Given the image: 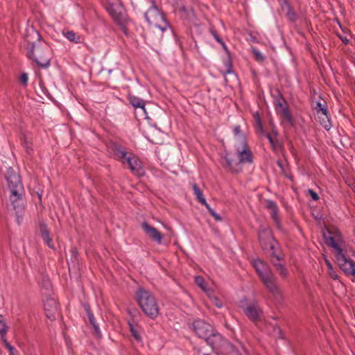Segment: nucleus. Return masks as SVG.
Here are the masks:
<instances>
[{
    "instance_id": "1",
    "label": "nucleus",
    "mask_w": 355,
    "mask_h": 355,
    "mask_svg": "<svg viewBox=\"0 0 355 355\" xmlns=\"http://www.w3.org/2000/svg\"><path fill=\"white\" fill-rule=\"evenodd\" d=\"M25 40L27 42L26 56L41 68L50 65L52 52L50 46L40 39V35L35 29L28 31Z\"/></svg>"
},
{
    "instance_id": "2",
    "label": "nucleus",
    "mask_w": 355,
    "mask_h": 355,
    "mask_svg": "<svg viewBox=\"0 0 355 355\" xmlns=\"http://www.w3.org/2000/svg\"><path fill=\"white\" fill-rule=\"evenodd\" d=\"M193 330L217 353L227 354L234 350V346L220 334L215 332L212 326L204 320H195L193 323Z\"/></svg>"
},
{
    "instance_id": "3",
    "label": "nucleus",
    "mask_w": 355,
    "mask_h": 355,
    "mask_svg": "<svg viewBox=\"0 0 355 355\" xmlns=\"http://www.w3.org/2000/svg\"><path fill=\"white\" fill-rule=\"evenodd\" d=\"M252 266L267 290L275 299L281 300L282 299V291L277 284V277L274 275L270 266L259 259H254L252 261Z\"/></svg>"
},
{
    "instance_id": "4",
    "label": "nucleus",
    "mask_w": 355,
    "mask_h": 355,
    "mask_svg": "<svg viewBox=\"0 0 355 355\" xmlns=\"http://www.w3.org/2000/svg\"><path fill=\"white\" fill-rule=\"evenodd\" d=\"M243 148L237 149L239 156V162H236L234 159L231 153L226 152L224 156L221 157V164L223 166L231 173H240L242 171L241 164H252L253 162V155L250 149L248 146L245 138L243 137Z\"/></svg>"
},
{
    "instance_id": "5",
    "label": "nucleus",
    "mask_w": 355,
    "mask_h": 355,
    "mask_svg": "<svg viewBox=\"0 0 355 355\" xmlns=\"http://www.w3.org/2000/svg\"><path fill=\"white\" fill-rule=\"evenodd\" d=\"M151 5L146 12L144 17L148 24L155 29L160 31L161 33L157 37V42H160L163 37V33L165 31H171V26L167 21L165 15L156 4L155 0L150 1Z\"/></svg>"
},
{
    "instance_id": "6",
    "label": "nucleus",
    "mask_w": 355,
    "mask_h": 355,
    "mask_svg": "<svg viewBox=\"0 0 355 355\" xmlns=\"http://www.w3.org/2000/svg\"><path fill=\"white\" fill-rule=\"evenodd\" d=\"M259 240L263 250L270 254L277 261H281L284 255L281 251L279 243L273 236L270 229L260 230L258 233Z\"/></svg>"
},
{
    "instance_id": "7",
    "label": "nucleus",
    "mask_w": 355,
    "mask_h": 355,
    "mask_svg": "<svg viewBox=\"0 0 355 355\" xmlns=\"http://www.w3.org/2000/svg\"><path fill=\"white\" fill-rule=\"evenodd\" d=\"M137 301L144 313L151 319H155L159 313V307L153 294L142 288L136 293Z\"/></svg>"
},
{
    "instance_id": "8",
    "label": "nucleus",
    "mask_w": 355,
    "mask_h": 355,
    "mask_svg": "<svg viewBox=\"0 0 355 355\" xmlns=\"http://www.w3.org/2000/svg\"><path fill=\"white\" fill-rule=\"evenodd\" d=\"M5 178L10 191V200L12 204L22 198L24 187L19 173L12 167H8L5 173Z\"/></svg>"
},
{
    "instance_id": "9",
    "label": "nucleus",
    "mask_w": 355,
    "mask_h": 355,
    "mask_svg": "<svg viewBox=\"0 0 355 355\" xmlns=\"http://www.w3.org/2000/svg\"><path fill=\"white\" fill-rule=\"evenodd\" d=\"M271 96L273 98V103L275 109L277 110L279 109V111L278 112L280 116L286 120L289 125L293 126L295 124L294 119L286 106V102L281 92L278 89H275L271 91Z\"/></svg>"
},
{
    "instance_id": "10",
    "label": "nucleus",
    "mask_w": 355,
    "mask_h": 355,
    "mask_svg": "<svg viewBox=\"0 0 355 355\" xmlns=\"http://www.w3.org/2000/svg\"><path fill=\"white\" fill-rule=\"evenodd\" d=\"M323 236L326 244L334 249L335 252L342 250L340 243L343 236L340 230L335 226L327 227L323 231Z\"/></svg>"
},
{
    "instance_id": "11",
    "label": "nucleus",
    "mask_w": 355,
    "mask_h": 355,
    "mask_svg": "<svg viewBox=\"0 0 355 355\" xmlns=\"http://www.w3.org/2000/svg\"><path fill=\"white\" fill-rule=\"evenodd\" d=\"M335 257L340 269L346 275H355V262L347 257L343 249L335 252Z\"/></svg>"
},
{
    "instance_id": "12",
    "label": "nucleus",
    "mask_w": 355,
    "mask_h": 355,
    "mask_svg": "<svg viewBox=\"0 0 355 355\" xmlns=\"http://www.w3.org/2000/svg\"><path fill=\"white\" fill-rule=\"evenodd\" d=\"M125 164L128 165L130 171L135 175L141 177L145 175V171L141 162L132 153L129 152L125 158Z\"/></svg>"
},
{
    "instance_id": "13",
    "label": "nucleus",
    "mask_w": 355,
    "mask_h": 355,
    "mask_svg": "<svg viewBox=\"0 0 355 355\" xmlns=\"http://www.w3.org/2000/svg\"><path fill=\"white\" fill-rule=\"evenodd\" d=\"M107 148L109 153L114 159L125 164V158L129 152L126 150L124 146L116 142L111 141L107 145Z\"/></svg>"
},
{
    "instance_id": "14",
    "label": "nucleus",
    "mask_w": 355,
    "mask_h": 355,
    "mask_svg": "<svg viewBox=\"0 0 355 355\" xmlns=\"http://www.w3.org/2000/svg\"><path fill=\"white\" fill-rule=\"evenodd\" d=\"M265 207L270 212L271 218L277 229L282 230V224L279 216V209L277 203L272 200H265Z\"/></svg>"
},
{
    "instance_id": "15",
    "label": "nucleus",
    "mask_w": 355,
    "mask_h": 355,
    "mask_svg": "<svg viewBox=\"0 0 355 355\" xmlns=\"http://www.w3.org/2000/svg\"><path fill=\"white\" fill-rule=\"evenodd\" d=\"M246 316L253 322L257 323L260 320L262 310L257 303L248 304L246 306H240Z\"/></svg>"
},
{
    "instance_id": "16",
    "label": "nucleus",
    "mask_w": 355,
    "mask_h": 355,
    "mask_svg": "<svg viewBox=\"0 0 355 355\" xmlns=\"http://www.w3.org/2000/svg\"><path fill=\"white\" fill-rule=\"evenodd\" d=\"M44 309L46 317L50 320H55L59 315L58 304L53 298H47L44 301Z\"/></svg>"
},
{
    "instance_id": "17",
    "label": "nucleus",
    "mask_w": 355,
    "mask_h": 355,
    "mask_svg": "<svg viewBox=\"0 0 355 355\" xmlns=\"http://www.w3.org/2000/svg\"><path fill=\"white\" fill-rule=\"evenodd\" d=\"M141 227L150 239L156 241L158 244L162 243L163 236L157 229L150 225L147 222L142 223Z\"/></svg>"
},
{
    "instance_id": "18",
    "label": "nucleus",
    "mask_w": 355,
    "mask_h": 355,
    "mask_svg": "<svg viewBox=\"0 0 355 355\" xmlns=\"http://www.w3.org/2000/svg\"><path fill=\"white\" fill-rule=\"evenodd\" d=\"M40 230L41 233V236L45 243L50 248H54L53 243L52 239L50 237V232L47 228V225L45 223H40Z\"/></svg>"
},
{
    "instance_id": "19",
    "label": "nucleus",
    "mask_w": 355,
    "mask_h": 355,
    "mask_svg": "<svg viewBox=\"0 0 355 355\" xmlns=\"http://www.w3.org/2000/svg\"><path fill=\"white\" fill-rule=\"evenodd\" d=\"M128 99L130 104L135 108H141L146 112L145 106L146 101L137 96H135L131 94H128Z\"/></svg>"
},
{
    "instance_id": "20",
    "label": "nucleus",
    "mask_w": 355,
    "mask_h": 355,
    "mask_svg": "<svg viewBox=\"0 0 355 355\" xmlns=\"http://www.w3.org/2000/svg\"><path fill=\"white\" fill-rule=\"evenodd\" d=\"M270 261L279 275L283 279L286 278L288 276V270L286 268L285 265L284 263H279L280 261H277L276 259L273 258L272 257L270 258Z\"/></svg>"
},
{
    "instance_id": "21",
    "label": "nucleus",
    "mask_w": 355,
    "mask_h": 355,
    "mask_svg": "<svg viewBox=\"0 0 355 355\" xmlns=\"http://www.w3.org/2000/svg\"><path fill=\"white\" fill-rule=\"evenodd\" d=\"M110 12L114 20V21L119 25H122L124 23H127L126 17L121 12H117L115 9L111 8Z\"/></svg>"
},
{
    "instance_id": "22",
    "label": "nucleus",
    "mask_w": 355,
    "mask_h": 355,
    "mask_svg": "<svg viewBox=\"0 0 355 355\" xmlns=\"http://www.w3.org/2000/svg\"><path fill=\"white\" fill-rule=\"evenodd\" d=\"M192 189L193 191V193L196 196V198L197 200L200 202L202 205H205L206 207V205H209L205 198L203 196L202 192L198 187V186L196 184H193Z\"/></svg>"
},
{
    "instance_id": "23",
    "label": "nucleus",
    "mask_w": 355,
    "mask_h": 355,
    "mask_svg": "<svg viewBox=\"0 0 355 355\" xmlns=\"http://www.w3.org/2000/svg\"><path fill=\"white\" fill-rule=\"evenodd\" d=\"M63 34L66 38H67L71 42H75L76 44L80 42V36L73 31H67L66 32H63Z\"/></svg>"
},
{
    "instance_id": "24",
    "label": "nucleus",
    "mask_w": 355,
    "mask_h": 355,
    "mask_svg": "<svg viewBox=\"0 0 355 355\" xmlns=\"http://www.w3.org/2000/svg\"><path fill=\"white\" fill-rule=\"evenodd\" d=\"M320 123L321 125L327 130H329L331 128V124L328 116V114H322L321 116H319Z\"/></svg>"
},
{
    "instance_id": "25",
    "label": "nucleus",
    "mask_w": 355,
    "mask_h": 355,
    "mask_svg": "<svg viewBox=\"0 0 355 355\" xmlns=\"http://www.w3.org/2000/svg\"><path fill=\"white\" fill-rule=\"evenodd\" d=\"M228 53V58L225 62V70L223 71V75L225 76L227 74L233 73V64L232 60L230 57V53Z\"/></svg>"
},
{
    "instance_id": "26",
    "label": "nucleus",
    "mask_w": 355,
    "mask_h": 355,
    "mask_svg": "<svg viewBox=\"0 0 355 355\" xmlns=\"http://www.w3.org/2000/svg\"><path fill=\"white\" fill-rule=\"evenodd\" d=\"M286 5L287 6V12H286L287 18L288 19L289 21H291L292 22L296 21L297 17L295 12L293 10L291 6L287 1H286Z\"/></svg>"
},
{
    "instance_id": "27",
    "label": "nucleus",
    "mask_w": 355,
    "mask_h": 355,
    "mask_svg": "<svg viewBox=\"0 0 355 355\" xmlns=\"http://www.w3.org/2000/svg\"><path fill=\"white\" fill-rule=\"evenodd\" d=\"M128 325H129V329H130V331L132 336L134 337V338L137 341L141 342V336H140L137 329L130 322H128Z\"/></svg>"
},
{
    "instance_id": "28",
    "label": "nucleus",
    "mask_w": 355,
    "mask_h": 355,
    "mask_svg": "<svg viewBox=\"0 0 355 355\" xmlns=\"http://www.w3.org/2000/svg\"><path fill=\"white\" fill-rule=\"evenodd\" d=\"M253 117L256 121V128L257 131H259L260 133H263V128L261 122V119L259 112H257L254 113Z\"/></svg>"
},
{
    "instance_id": "29",
    "label": "nucleus",
    "mask_w": 355,
    "mask_h": 355,
    "mask_svg": "<svg viewBox=\"0 0 355 355\" xmlns=\"http://www.w3.org/2000/svg\"><path fill=\"white\" fill-rule=\"evenodd\" d=\"M315 110L317 112L318 114L320 113L322 114H328V110L327 107L326 103L322 104L321 102H317L316 106L315 107Z\"/></svg>"
},
{
    "instance_id": "30",
    "label": "nucleus",
    "mask_w": 355,
    "mask_h": 355,
    "mask_svg": "<svg viewBox=\"0 0 355 355\" xmlns=\"http://www.w3.org/2000/svg\"><path fill=\"white\" fill-rule=\"evenodd\" d=\"M325 262L327 266L329 275L334 279H338V276L336 274V271L334 270L332 264L327 259H326Z\"/></svg>"
},
{
    "instance_id": "31",
    "label": "nucleus",
    "mask_w": 355,
    "mask_h": 355,
    "mask_svg": "<svg viewBox=\"0 0 355 355\" xmlns=\"http://www.w3.org/2000/svg\"><path fill=\"white\" fill-rule=\"evenodd\" d=\"M262 135H265L266 138L268 139L270 145L273 148H275V137L277 136V132L274 131V136L272 134L270 133H261Z\"/></svg>"
},
{
    "instance_id": "32",
    "label": "nucleus",
    "mask_w": 355,
    "mask_h": 355,
    "mask_svg": "<svg viewBox=\"0 0 355 355\" xmlns=\"http://www.w3.org/2000/svg\"><path fill=\"white\" fill-rule=\"evenodd\" d=\"M252 52L255 60L258 62H263L265 60L264 56L260 53L259 50L255 48L252 49Z\"/></svg>"
},
{
    "instance_id": "33",
    "label": "nucleus",
    "mask_w": 355,
    "mask_h": 355,
    "mask_svg": "<svg viewBox=\"0 0 355 355\" xmlns=\"http://www.w3.org/2000/svg\"><path fill=\"white\" fill-rule=\"evenodd\" d=\"M207 209L208 210L209 213L214 218V219L216 221H221L222 218L221 216L217 214L210 206L209 205H206Z\"/></svg>"
},
{
    "instance_id": "34",
    "label": "nucleus",
    "mask_w": 355,
    "mask_h": 355,
    "mask_svg": "<svg viewBox=\"0 0 355 355\" xmlns=\"http://www.w3.org/2000/svg\"><path fill=\"white\" fill-rule=\"evenodd\" d=\"M211 33L212 35L214 37V38L216 39V40L218 42H219L220 44H221L223 45V48L227 51V46H225V43L223 42L221 37L218 35L217 32L215 30L211 29Z\"/></svg>"
},
{
    "instance_id": "35",
    "label": "nucleus",
    "mask_w": 355,
    "mask_h": 355,
    "mask_svg": "<svg viewBox=\"0 0 355 355\" xmlns=\"http://www.w3.org/2000/svg\"><path fill=\"white\" fill-rule=\"evenodd\" d=\"M277 164L278 165V166L282 169V173L286 177L288 178V179L293 180V177L292 175L291 174H288L286 173L284 167V165H283V163L280 161V160H277Z\"/></svg>"
},
{
    "instance_id": "36",
    "label": "nucleus",
    "mask_w": 355,
    "mask_h": 355,
    "mask_svg": "<svg viewBox=\"0 0 355 355\" xmlns=\"http://www.w3.org/2000/svg\"><path fill=\"white\" fill-rule=\"evenodd\" d=\"M22 146L26 149V153L28 155H31V152L33 151V148L31 146L28 142L26 137H24V141H22Z\"/></svg>"
},
{
    "instance_id": "37",
    "label": "nucleus",
    "mask_w": 355,
    "mask_h": 355,
    "mask_svg": "<svg viewBox=\"0 0 355 355\" xmlns=\"http://www.w3.org/2000/svg\"><path fill=\"white\" fill-rule=\"evenodd\" d=\"M195 282L196 284L199 286L200 288H202V289H205V279L202 277L201 276H197L195 278Z\"/></svg>"
},
{
    "instance_id": "38",
    "label": "nucleus",
    "mask_w": 355,
    "mask_h": 355,
    "mask_svg": "<svg viewBox=\"0 0 355 355\" xmlns=\"http://www.w3.org/2000/svg\"><path fill=\"white\" fill-rule=\"evenodd\" d=\"M90 324L92 325V327L94 328V333H95L96 336L98 338H101V334L100 328H99L98 324L96 323V322L94 320V322H90Z\"/></svg>"
},
{
    "instance_id": "39",
    "label": "nucleus",
    "mask_w": 355,
    "mask_h": 355,
    "mask_svg": "<svg viewBox=\"0 0 355 355\" xmlns=\"http://www.w3.org/2000/svg\"><path fill=\"white\" fill-rule=\"evenodd\" d=\"M233 132H234V135L236 136H239L241 139V141H243V138H245V137L241 133V128H240V126L239 125L234 126V128L233 129Z\"/></svg>"
},
{
    "instance_id": "40",
    "label": "nucleus",
    "mask_w": 355,
    "mask_h": 355,
    "mask_svg": "<svg viewBox=\"0 0 355 355\" xmlns=\"http://www.w3.org/2000/svg\"><path fill=\"white\" fill-rule=\"evenodd\" d=\"M20 82L24 86L27 85L28 83V75L26 73H22L20 76Z\"/></svg>"
},
{
    "instance_id": "41",
    "label": "nucleus",
    "mask_w": 355,
    "mask_h": 355,
    "mask_svg": "<svg viewBox=\"0 0 355 355\" xmlns=\"http://www.w3.org/2000/svg\"><path fill=\"white\" fill-rule=\"evenodd\" d=\"M8 329L9 327L4 320L0 322V333L8 332Z\"/></svg>"
},
{
    "instance_id": "42",
    "label": "nucleus",
    "mask_w": 355,
    "mask_h": 355,
    "mask_svg": "<svg viewBox=\"0 0 355 355\" xmlns=\"http://www.w3.org/2000/svg\"><path fill=\"white\" fill-rule=\"evenodd\" d=\"M308 193H309V195L311 196V198L314 200V201H317L319 200V196L318 195V193L314 191L313 189H309L308 190Z\"/></svg>"
},
{
    "instance_id": "43",
    "label": "nucleus",
    "mask_w": 355,
    "mask_h": 355,
    "mask_svg": "<svg viewBox=\"0 0 355 355\" xmlns=\"http://www.w3.org/2000/svg\"><path fill=\"white\" fill-rule=\"evenodd\" d=\"M5 347L8 350L10 355H15V349L10 343H6L5 345Z\"/></svg>"
},
{
    "instance_id": "44",
    "label": "nucleus",
    "mask_w": 355,
    "mask_h": 355,
    "mask_svg": "<svg viewBox=\"0 0 355 355\" xmlns=\"http://www.w3.org/2000/svg\"><path fill=\"white\" fill-rule=\"evenodd\" d=\"M211 300L216 306L218 308H221L223 306L222 302L218 297H214Z\"/></svg>"
},
{
    "instance_id": "45",
    "label": "nucleus",
    "mask_w": 355,
    "mask_h": 355,
    "mask_svg": "<svg viewBox=\"0 0 355 355\" xmlns=\"http://www.w3.org/2000/svg\"><path fill=\"white\" fill-rule=\"evenodd\" d=\"M6 334L7 332L0 333L1 338L4 346L6 343H9L6 338Z\"/></svg>"
},
{
    "instance_id": "46",
    "label": "nucleus",
    "mask_w": 355,
    "mask_h": 355,
    "mask_svg": "<svg viewBox=\"0 0 355 355\" xmlns=\"http://www.w3.org/2000/svg\"><path fill=\"white\" fill-rule=\"evenodd\" d=\"M338 37L342 40V42L345 44H349V40L346 37H343V35H341L340 34H337Z\"/></svg>"
},
{
    "instance_id": "47",
    "label": "nucleus",
    "mask_w": 355,
    "mask_h": 355,
    "mask_svg": "<svg viewBox=\"0 0 355 355\" xmlns=\"http://www.w3.org/2000/svg\"><path fill=\"white\" fill-rule=\"evenodd\" d=\"M126 24L127 23H124L122 25H119L121 27V29L123 31V32L125 34V35H128V29L126 26Z\"/></svg>"
},
{
    "instance_id": "48",
    "label": "nucleus",
    "mask_w": 355,
    "mask_h": 355,
    "mask_svg": "<svg viewBox=\"0 0 355 355\" xmlns=\"http://www.w3.org/2000/svg\"><path fill=\"white\" fill-rule=\"evenodd\" d=\"M179 10L182 12H187L188 10L184 5H180L179 6Z\"/></svg>"
},
{
    "instance_id": "49",
    "label": "nucleus",
    "mask_w": 355,
    "mask_h": 355,
    "mask_svg": "<svg viewBox=\"0 0 355 355\" xmlns=\"http://www.w3.org/2000/svg\"><path fill=\"white\" fill-rule=\"evenodd\" d=\"M87 316L89 318V322H94V321L95 320V318H94V316L93 313H89V314H87Z\"/></svg>"
},
{
    "instance_id": "50",
    "label": "nucleus",
    "mask_w": 355,
    "mask_h": 355,
    "mask_svg": "<svg viewBox=\"0 0 355 355\" xmlns=\"http://www.w3.org/2000/svg\"><path fill=\"white\" fill-rule=\"evenodd\" d=\"M85 311L87 312V314H89V313H92L91 309H90V307L88 304H85Z\"/></svg>"
},
{
    "instance_id": "51",
    "label": "nucleus",
    "mask_w": 355,
    "mask_h": 355,
    "mask_svg": "<svg viewBox=\"0 0 355 355\" xmlns=\"http://www.w3.org/2000/svg\"><path fill=\"white\" fill-rule=\"evenodd\" d=\"M3 320H4V319H3V315L0 314V322L3 321Z\"/></svg>"
},
{
    "instance_id": "52",
    "label": "nucleus",
    "mask_w": 355,
    "mask_h": 355,
    "mask_svg": "<svg viewBox=\"0 0 355 355\" xmlns=\"http://www.w3.org/2000/svg\"><path fill=\"white\" fill-rule=\"evenodd\" d=\"M149 40H150V41L153 42V40H152L150 35L149 36Z\"/></svg>"
},
{
    "instance_id": "53",
    "label": "nucleus",
    "mask_w": 355,
    "mask_h": 355,
    "mask_svg": "<svg viewBox=\"0 0 355 355\" xmlns=\"http://www.w3.org/2000/svg\"><path fill=\"white\" fill-rule=\"evenodd\" d=\"M203 355H209V354H204Z\"/></svg>"
},
{
    "instance_id": "54",
    "label": "nucleus",
    "mask_w": 355,
    "mask_h": 355,
    "mask_svg": "<svg viewBox=\"0 0 355 355\" xmlns=\"http://www.w3.org/2000/svg\"><path fill=\"white\" fill-rule=\"evenodd\" d=\"M355 277V275H353Z\"/></svg>"
}]
</instances>
